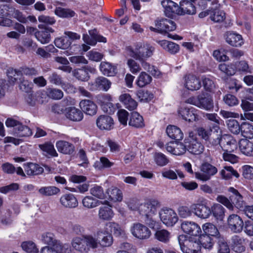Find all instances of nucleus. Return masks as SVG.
I'll list each match as a JSON object with an SVG mask.
<instances>
[{"mask_svg": "<svg viewBox=\"0 0 253 253\" xmlns=\"http://www.w3.org/2000/svg\"><path fill=\"white\" fill-rule=\"evenodd\" d=\"M217 252L218 253H229L230 249L227 241L223 237H219L217 239Z\"/></svg>", "mask_w": 253, "mask_h": 253, "instance_id": "13d9d810", "label": "nucleus"}, {"mask_svg": "<svg viewBox=\"0 0 253 253\" xmlns=\"http://www.w3.org/2000/svg\"><path fill=\"white\" fill-rule=\"evenodd\" d=\"M156 28L152 26L149 27L151 31L161 34H166L169 32L173 31L176 29V25L172 20L162 18L155 22Z\"/></svg>", "mask_w": 253, "mask_h": 253, "instance_id": "423d86ee", "label": "nucleus"}, {"mask_svg": "<svg viewBox=\"0 0 253 253\" xmlns=\"http://www.w3.org/2000/svg\"><path fill=\"white\" fill-rule=\"evenodd\" d=\"M96 70L93 66L87 65L82 68L75 69L73 71V75L78 80L86 82L89 79V73L94 74Z\"/></svg>", "mask_w": 253, "mask_h": 253, "instance_id": "ddd939ff", "label": "nucleus"}, {"mask_svg": "<svg viewBox=\"0 0 253 253\" xmlns=\"http://www.w3.org/2000/svg\"><path fill=\"white\" fill-rule=\"evenodd\" d=\"M72 245L73 248L81 253L87 252L88 251L87 246L84 238L75 237L72 241Z\"/></svg>", "mask_w": 253, "mask_h": 253, "instance_id": "49530a36", "label": "nucleus"}, {"mask_svg": "<svg viewBox=\"0 0 253 253\" xmlns=\"http://www.w3.org/2000/svg\"><path fill=\"white\" fill-rule=\"evenodd\" d=\"M181 227L184 232L192 236H199L202 232L200 226L194 222L184 221Z\"/></svg>", "mask_w": 253, "mask_h": 253, "instance_id": "412c9836", "label": "nucleus"}, {"mask_svg": "<svg viewBox=\"0 0 253 253\" xmlns=\"http://www.w3.org/2000/svg\"><path fill=\"white\" fill-rule=\"evenodd\" d=\"M179 10L181 15L185 14L193 15L196 12L194 4L187 0H183L180 2Z\"/></svg>", "mask_w": 253, "mask_h": 253, "instance_id": "c9c22d12", "label": "nucleus"}, {"mask_svg": "<svg viewBox=\"0 0 253 253\" xmlns=\"http://www.w3.org/2000/svg\"><path fill=\"white\" fill-rule=\"evenodd\" d=\"M132 234L139 239H148L151 235V231L146 226L139 223H134L131 228Z\"/></svg>", "mask_w": 253, "mask_h": 253, "instance_id": "4468645a", "label": "nucleus"}, {"mask_svg": "<svg viewBox=\"0 0 253 253\" xmlns=\"http://www.w3.org/2000/svg\"><path fill=\"white\" fill-rule=\"evenodd\" d=\"M212 97L207 93H203L198 95V107L207 111H211L213 108Z\"/></svg>", "mask_w": 253, "mask_h": 253, "instance_id": "4be33fe9", "label": "nucleus"}, {"mask_svg": "<svg viewBox=\"0 0 253 253\" xmlns=\"http://www.w3.org/2000/svg\"><path fill=\"white\" fill-rule=\"evenodd\" d=\"M241 152L246 156H253V143L246 139H241L239 143Z\"/></svg>", "mask_w": 253, "mask_h": 253, "instance_id": "e433bc0d", "label": "nucleus"}, {"mask_svg": "<svg viewBox=\"0 0 253 253\" xmlns=\"http://www.w3.org/2000/svg\"><path fill=\"white\" fill-rule=\"evenodd\" d=\"M226 42L232 46L239 47L244 44L242 36L233 31L226 32L224 35Z\"/></svg>", "mask_w": 253, "mask_h": 253, "instance_id": "dca6fc26", "label": "nucleus"}, {"mask_svg": "<svg viewBox=\"0 0 253 253\" xmlns=\"http://www.w3.org/2000/svg\"><path fill=\"white\" fill-rule=\"evenodd\" d=\"M199 235L198 241L201 246L206 249H212L214 243V238L204 233L200 234Z\"/></svg>", "mask_w": 253, "mask_h": 253, "instance_id": "c03bdc74", "label": "nucleus"}, {"mask_svg": "<svg viewBox=\"0 0 253 253\" xmlns=\"http://www.w3.org/2000/svg\"><path fill=\"white\" fill-rule=\"evenodd\" d=\"M152 77L145 72H142L138 77L136 84L140 87H143L149 84L152 81Z\"/></svg>", "mask_w": 253, "mask_h": 253, "instance_id": "4d7b16f0", "label": "nucleus"}, {"mask_svg": "<svg viewBox=\"0 0 253 253\" xmlns=\"http://www.w3.org/2000/svg\"><path fill=\"white\" fill-rule=\"evenodd\" d=\"M161 4L164 9V12L166 16L170 17L174 14L181 15L180 12L179 5L171 0H163Z\"/></svg>", "mask_w": 253, "mask_h": 253, "instance_id": "2eb2a0df", "label": "nucleus"}, {"mask_svg": "<svg viewBox=\"0 0 253 253\" xmlns=\"http://www.w3.org/2000/svg\"><path fill=\"white\" fill-rule=\"evenodd\" d=\"M102 204V202L91 196H86L82 200L83 206L87 209H93Z\"/></svg>", "mask_w": 253, "mask_h": 253, "instance_id": "09e8293b", "label": "nucleus"}, {"mask_svg": "<svg viewBox=\"0 0 253 253\" xmlns=\"http://www.w3.org/2000/svg\"><path fill=\"white\" fill-rule=\"evenodd\" d=\"M60 203L64 208L74 209L78 206V201L76 196L72 193H66L60 198Z\"/></svg>", "mask_w": 253, "mask_h": 253, "instance_id": "a211bd4d", "label": "nucleus"}, {"mask_svg": "<svg viewBox=\"0 0 253 253\" xmlns=\"http://www.w3.org/2000/svg\"><path fill=\"white\" fill-rule=\"evenodd\" d=\"M38 27L40 30L35 33L36 39L42 44L48 43L51 40L50 33L54 32V30L43 24H39Z\"/></svg>", "mask_w": 253, "mask_h": 253, "instance_id": "9d476101", "label": "nucleus"}, {"mask_svg": "<svg viewBox=\"0 0 253 253\" xmlns=\"http://www.w3.org/2000/svg\"><path fill=\"white\" fill-rule=\"evenodd\" d=\"M227 224L231 232L240 233L243 229L244 223L239 215L237 214H231L227 218Z\"/></svg>", "mask_w": 253, "mask_h": 253, "instance_id": "1a4fd4ad", "label": "nucleus"}, {"mask_svg": "<svg viewBox=\"0 0 253 253\" xmlns=\"http://www.w3.org/2000/svg\"><path fill=\"white\" fill-rule=\"evenodd\" d=\"M220 173L222 177L225 179H229L233 176L238 178L240 176L238 172L234 170L231 166L224 167V169H222Z\"/></svg>", "mask_w": 253, "mask_h": 253, "instance_id": "864d4df0", "label": "nucleus"}, {"mask_svg": "<svg viewBox=\"0 0 253 253\" xmlns=\"http://www.w3.org/2000/svg\"><path fill=\"white\" fill-rule=\"evenodd\" d=\"M228 191L232 194L229 197L232 205L234 207H235L240 211H242V209L245 206V203L243 201V196L239 193L237 189L233 187H230L228 189Z\"/></svg>", "mask_w": 253, "mask_h": 253, "instance_id": "6ab92c4d", "label": "nucleus"}, {"mask_svg": "<svg viewBox=\"0 0 253 253\" xmlns=\"http://www.w3.org/2000/svg\"><path fill=\"white\" fill-rule=\"evenodd\" d=\"M155 236L156 239L164 243L168 242L170 239V233L165 229L157 230Z\"/></svg>", "mask_w": 253, "mask_h": 253, "instance_id": "e2e57ef3", "label": "nucleus"}, {"mask_svg": "<svg viewBox=\"0 0 253 253\" xmlns=\"http://www.w3.org/2000/svg\"><path fill=\"white\" fill-rule=\"evenodd\" d=\"M54 13L57 16L65 19H70L77 16L76 12L72 9L68 8L57 7L54 10Z\"/></svg>", "mask_w": 253, "mask_h": 253, "instance_id": "79ce46f5", "label": "nucleus"}, {"mask_svg": "<svg viewBox=\"0 0 253 253\" xmlns=\"http://www.w3.org/2000/svg\"><path fill=\"white\" fill-rule=\"evenodd\" d=\"M65 115L67 119L74 122L81 121L84 117L83 112L75 107L66 108Z\"/></svg>", "mask_w": 253, "mask_h": 253, "instance_id": "2f4dec72", "label": "nucleus"}, {"mask_svg": "<svg viewBox=\"0 0 253 253\" xmlns=\"http://www.w3.org/2000/svg\"><path fill=\"white\" fill-rule=\"evenodd\" d=\"M240 132L246 138H253V126L247 122H243L241 125Z\"/></svg>", "mask_w": 253, "mask_h": 253, "instance_id": "603ef678", "label": "nucleus"}, {"mask_svg": "<svg viewBox=\"0 0 253 253\" xmlns=\"http://www.w3.org/2000/svg\"><path fill=\"white\" fill-rule=\"evenodd\" d=\"M48 80L51 84L61 86L65 91H67L68 89L73 87V86L70 84L64 82L61 75L55 72H51L48 77Z\"/></svg>", "mask_w": 253, "mask_h": 253, "instance_id": "a878e982", "label": "nucleus"}, {"mask_svg": "<svg viewBox=\"0 0 253 253\" xmlns=\"http://www.w3.org/2000/svg\"><path fill=\"white\" fill-rule=\"evenodd\" d=\"M60 191L59 188L54 186H43L38 190V192L43 196H51L57 194Z\"/></svg>", "mask_w": 253, "mask_h": 253, "instance_id": "8fccbe9b", "label": "nucleus"}, {"mask_svg": "<svg viewBox=\"0 0 253 253\" xmlns=\"http://www.w3.org/2000/svg\"><path fill=\"white\" fill-rule=\"evenodd\" d=\"M195 214L198 217L206 219L211 214V208L205 203H198L192 205Z\"/></svg>", "mask_w": 253, "mask_h": 253, "instance_id": "aec40b11", "label": "nucleus"}, {"mask_svg": "<svg viewBox=\"0 0 253 253\" xmlns=\"http://www.w3.org/2000/svg\"><path fill=\"white\" fill-rule=\"evenodd\" d=\"M204 234L210 236L215 239L220 237V233L216 226L211 223L207 222L204 224L202 226Z\"/></svg>", "mask_w": 253, "mask_h": 253, "instance_id": "a19ab883", "label": "nucleus"}, {"mask_svg": "<svg viewBox=\"0 0 253 253\" xmlns=\"http://www.w3.org/2000/svg\"><path fill=\"white\" fill-rule=\"evenodd\" d=\"M166 132L169 138L176 141L182 140L183 133L180 128L173 125H169L166 129Z\"/></svg>", "mask_w": 253, "mask_h": 253, "instance_id": "72a5a7b5", "label": "nucleus"}, {"mask_svg": "<svg viewBox=\"0 0 253 253\" xmlns=\"http://www.w3.org/2000/svg\"><path fill=\"white\" fill-rule=\"evenodd\" d=\"M42 240L45 244L49 247H53L60 250L62 247V245L59 241L56 240L55 235L51 232H46L42 234Z\"/></svg>", "mask_w": 253, "mask_h": 253, "instance_id": "393cba45", "label": "nucleus"}, {"mask_svg": "<svg viewBox=\"0 0 253 253\" xmlns=\"http://www.w3.org/2000/svg\"><path fill=\"white\" fill-rule=\"evenodd\" d=\"M97 238L100 245L103 247L111 246L113 243L112 235L105 231H98L97 232Z\"/></svg>", "mask_w": 253, "mask_h": 253, "instance_id": "c756f323", "label": "nucleus"}, {"mask_svg": "<svg viewBox=\"0 0 253 253\" xmlns=\"http://www.w3.org/2000/svg\"><path fill=\"white\" fill-rule=\"evenodd\" d=\"M185 78V87L188 90L194 91L199 89L201 87L200 79L192 75H186Z\"/></svg>", "mask_w": 253, "mask_h": 253, "instance_id": "7c9ffc66", "label": "nucleus"}, {"mask_svg": "<svg viewBox=\"0 0 253 253\" xmlns=\"http://www.w3.org/2000/svg\"><path fill=\"white\" fill-rule=\"evenodd\" d=\"M158 43L164 49L171 54H175L179 50V45L173 42L167 40L159 41Z\"/></svg>", "mask_w": 253, "mask_h": 253, "instance_id": "37998d69", "label": "nucleus"}, {"mask_svg": "<svg viewBox=\"0 0 253 253\" xmlns=\"http://www.w3.org/2000/svg\"><path fill=\"white\" fill-rule=\"evenodd\" d=\"M112 83L108 79L102 77H97L94 83L96 88L104 91H108L111 87Z\"/></svg>", "mask_w": 253, "mask_h": 253, "instance_id": "ea45409f", "label": "nucleus"}, {"mask_svg": "<svg viewBox=\"0 0 253 253\" xmlns=\"http://www.w3.org/2000/svg\"><path fill=\"white\" fill-rule=\"evenodd\" d=\"M224 142L221 148L223 151L227 152H233L237 148V144L235 139L231 138H223Z\"/></svg>", "mask_w": 253, "mask_h": 253, "instance_id": "de8ad7c7", "label": "nucleus"}, {"mask_svg": "<svg viewBox=\"0 0 253 253\" xmlns=\"http://www.w3.org/2000/svg\"><path fill=\"white\" fill-rule=\"evenodd\" d=\"M225 209L220 204H214L211 209V214L217 220H222L225 215Z\"/></svg>", "mask_w": 253, "mask_h": 253, "instance_id": "3c124183", "label": "nucleus"}, {"mask_svg": "<svg viewBox=\"0 0 253 253\" xmlns=\"http://www.w3.org/2000/svg\"><path fill=\"white\" fill-rule=\"evenodd\" d=\"M186 144L187 150L194 155H199L202 153L204 150V145L199 141L193 132H190L189 136L184 139Z\"/></svg>", "mask_w": 253, "mask_h": 253, "instance_id": "0eeeda50", "label": "nucleus"}, {"mask_svg": "<svg viewBox=\"0 0 253 253\" xmlns=\"http://www.w3.org/2000/svg\"><path fill=\"white\" fill-rule=\"evenodd\" d=\"M80 106L82 111L87 115L93 116L96 114L97 107L91 100H83L80 103Z\"/></svg>", "mask_w": 253, "mask_h": 253, "instance_id": "c85d7f7f", "label": "nucleus"}, {"mask_svg": "<svg viewBox=\"0 0 253 253\" xmlns=\"http://www.w3.org/2000/svg\"><path fill=\"white\" fill-rule=\"evenodd\" d=\"M106 232L112 234L115 237H122L125 235V231L120 224L115 222H109L105 224Z\"/></svg>", "mask_w": 253, "mask_h": 253, "instance_id": "cd10ccee", "label": "nucleus"}, {"mask_svg": "<svg viewBox=\"0 0 253 253\" xmlns=\"http://www.w3.org/2000/svg\"><path fill=\"white\" fill-rule=\"evenodd\" d=\"M103 204L105 205L99 208L98 214V218L103 221L111 220L114 215L112 206L108 201H105Z\"/></svg>", "mask_w": 253, "mask_h": 253, "instance_id": "f3484780", "label": "nucleus"}, {"mask_svg": "<svg viewBox=\"0 0 253 253\" xmlns=\"http://www.w3.org/2000/svg\"><path fill=\"white\" fill-rule=\"evenodd\" d=\"M178 213L181 218H187L191 216L194 212L192 205L190 207L187 206H180L177 210Z\"/></svg>", "mask_w": 253, "mask_h": 253, "instance_id": "052dcab7", "label": "nucleus"}, {"mask_svg": "<svg viewBox=\"0 0 253 253\" xmlns=\"http://www.w3.org/2000/svg\"><path fill=\"white\" fill-rule=\"evenodd\" d=\"M119 99L124 104L125 107L129 110H133L137 106V102L132 98L129 94L125 93L121 95Z\"/></svg>", "mask_w": 253, "mask_h": 253, "instance_id": "58836bf2", "label": "nucleus"}, {"mask_svg": "<svg viewBox=\"0 0 253 253\" xmlns=\"http://www.w3.org/2000/svg\"><path fill=\"white\" fill-rule=\"evenodd\" d=\"M161 206L160 202L155 199H150L146 202L141 204L139 207L140 214L144 216V220L151 228H154L156 221L153 216L157 213V210Z\"/></svg>", "mask_w": 253, "mask_h": 253, "instance_id": "f03ea898", "label": "nucleus"}, {"mask_svg": "<svg viewBox=\"0 0 253 253\" xmlns=\"http://www.w3.org/2000/svg\"><path fill=\"white\" fill-rule=\"evenodd\" d=\"M178 116L183 120L189 122H192L198 120L197 110L193 107H180L177 111Z\"/></svg>", "mask_w": 253, "mask_h": 253, "instance_id": "9b49d317", "label": "nucleus"}, {"mask_svg": "<svg viewBox=\"0 0 253 253\" xmlns=\"http://www.w3.org/2000/svg\"><path fill=\"white\" fill-rule=\"evenodd\" d=\"M96 125L101 130H109L113 128L114 121L110 116L101 115L96 120Z\"/></svg>", "mask_w": 253, "mask_h": 253, "instance_id": "5701e85b", "label": "nucleus"}, {"mask_svg": "<svg viewBox=\"0 0 253 253\" xmlns=\"http://www.w3.org/2000/svg\"><path fill=\"white\" fill-rule=\"evenodd\" d=\"M107 193L108 195V199L110 201L116 202L121 201L123 199L122 191L117 188L108 189Z\"/></svg>", "mask_w": 253, "mask_h": 253, "instance_id": "6e6d98bb", "label": "nucleus"}, {"mask_svg": "<svg viewBox=\"0 0 253 253\" xmlns=\"http://www.w3.org/2000/svg\"><path fill=\"white\" fill-rule=\"evenodd\" d=\"M200 172H194L195 178L200 181L206 182L217 172V168L208 162L203 163L200 167Z\"/></svg>", "mask_w": 253, "mask_h": 253, "instance_id": "39448f33", "label": "nucleus"}, {"mask_svg": "<svg viewBox=\"0 0 253 253\" xmlns=\"http://www.w3.org/2000/svg\"><path fill=\"white\" fill-rule=\"evenodd\" d=\"M39 147L42 151L46 153V156L56 157L58 155L53 145L51 143H45L43 144L40 145Z\"/></svg>", "mask_w": 253, "mask_h": 253, "instance_id": "680f3d73", "label": "nucleus"}, {"mask_svg": "<svg viewBox=\"0 0 253 253\" xmlns=\"http://www.w3.org/2000/svg\"><path fill=\"white\" fill-rule=\"evenodd\" d=\"M210 19L214 22H222L225 19V13L218 8H211L210 10Z\"/></svg>", "mask_w": 253, "mask_h": 253, "instance_id": "a18cd8bd", "label": "nucleus"}, {"mask_svg": "<svg viewBox=\"0 0 253 253\" xmlns=\"http://www.w3.org/2000/svg\"><path fill=\"white\" fill-rule=\"evenodd\" d=\"M25 171L28 175H35L42 174L43 169L38 164L33 163H28L23 165Z\"/></svg>", "mask_w": 253, "mask_h": 253, "instance_id": "4c0bfd02", "label": "nucleus"}, {"mask_svg": "<svg viewBox=\"0 0 253 253\" xmlns=\"http://www.w3.org/2000/svg\"><path fill=\"white\" fill-rule=\"evenodd\" d=\"M178 240L181 250L183 253H200L201 246L199 241L188 239L184 235H179Z\"/></svg>", "mask_w": 253, "mask_h": 253, "instance_id": "20e7f679", "label": "nucleus"}, {"mask_svg": "<svg viewBox=\"0 0 253 253\" xmlns=\"http://www.w3.org/2000/svg\"><path fill=\"white\" fill-rule=\"evenodd\" d=\"M219 69L227 76H232L236 73V67L234 64L227 65L225 63L219 64Z\"/></svg>", "mask_w": 253, "mask_h": 253, "instance_id": "69168bd1", "label": "nucleus"}, {"mask_svg": "<svg viewBox=\"0 0 253 253\" xmlns=\"http://www.w3.org/2000/svg\"><path fill=\"white\" fill-rule=\"evenodd\" d=\"M5 125L8 127H13V133L15 136L29 137L32 135V131L30 127L14 119L8 118L6 120Z\"/></svg>", "mask_w": 253, "mask_h": 253, "instance_id": "7ed1b4c3", "label": "nucleus"}, {"mask_svg": "<svg viewBox=\"0 0 253 253\" xmlns=\"http://www.w3.org/2000/svg\"><path fill=\"white\" fill-rule=\"evenodd\" d=\"M91 194L99 199L107 198V195L104 193L103 188L98 185H95L90 189Z\"/></svg>", "mask_w": 253, "mask_h": 253, "instance_id": "338daca9", "label": "nucleus"}, {"mask_svg": "<svg viewBox=\"0 0 253 253\" xmlns=\"http://www.w3.org/2000/svg\"><path fill=\"white\" fill-rule=\"evenodd\" d=\"M125 50L128 56L139 61L142 65L153 55L155 47L147 42H137L134 44V48L130 45L126 46Z\"/></svg>", "mask_w": 253, "mask_h": 253, "instance_id": "f257e3e1", "label": "nucleus"}, {"mask_svg": "<svg viewBox=\"0 0 253 253\" xmlns=\"http://www.w3.org/2000/svg\"><path fill=\"white\" fill-rule=\"evenodd\" d=\"M229 130L233 134H238L240 132L241 125L235 119H229L226 122Z\"/></svg>", "mask_w": 253, "mask_h": 253, "instance_id": "bf43d9fd", "label": "nucleus"}, {"mask_svg": "<svg viewBox=\"0 0 253 253\" xmlns=\"http://www.w3.org/2000/svg\"><path fill=\"white\" fill-rule=\"evenodd\" d=\"M46 93L49 98L54 100H59L63 96V91L55 88H47Z\"/></svg>", "mask_w": 253, "mask_h": 253, "instance_id": "0e129e2a", "label": "nucleus"}, {"mask_svg": "<svg viewBox=\"0 0 253 253\" xmlns=\"http://www.w3.org/2000/svg\"><path fill=\"white\" fill-rule=\"evenodd\" d=\"M56 146L59 152L64 154L70 155L75 151V147L73 144L64 140L57 141Z\"/></svg>", "mask_w": 253, "mask_h": 253, "instance_id": "f704fd0d", "label": "nucleus"}, {"mask_svg": "<svg viewBox=\"0 0 253 253\" xmlns=\"http://www.w3.org/2000/svg\"><path fill=\"white\" fill-rule=\"evenodd\" d=\"M55 46L63 49H68L71 44V40L66 36L60 38H56L54 40Z\"/></svg>", "mask_w": 253, "mask_h": 253, "instance_id": "5fc2aeb1", "label": "nucleus"}, {"mask_svg": "<svg viewBox=\"0 0 253 253\" xmlns=\"http://www.w3.org/2000/svg\"><path fill=\"white\" fill-rule=\"evenodd\" d=\"M22 248L28 253H38L39 250L35 244L32 241L23 242L21 244Z\"/></svg>", "mask_w": 253, "mask_h": 253, "instance_id": "774afa93", "label": "nucleus"}, {"mask_svg": "<svg viewBox=\"0 0 253 253\" xmlns=\"http://www.w3.org/2000/svg\"><path fill=\"white\" fill-rule=\"evenodd\" d=\"M99 69L103 75L107 77H114L118 73L117 66L108 62H101Z\"/></svg>", "mask_w": 253, "mask_h": 253, "instance_id": "b1692460", "label": "nucleus"}, {"mask_svg": "<svg viewBox=\"0 0 253 253\" xmlns=\"http://www.w3.org/2000/svg\"><path fill=\"white\" fill-rule=\"evenodd\" d=\"M159 216L163 223L167 226H173L178 219L174 211L169 208L162 209L159 212Z\"/></svg>", "mask_w": 253, "mask_h": 253, "instance_id": "6e6552de", "label": "nucleus"}, {"mask_svg": "<svg viewBox=\"0 0 253 253\" xmlns=\"http://www.w3.org/2000/svg\"><path fill=\"white\" fill-rule=\"evenodd\" d=\"M128 125L137 128H142L145 126L143 117L137 112L130 113Z\"/></svg>", "mask_w": 253, "mask_h": 253, "instance_id": "473e14b6", "label": "nucleus"}, {"mask_svg": "<svg viewBox=\"0 0 253 253\" xmlns=\"http://www.w3.org/2000/svg\"><path fill=\"white\" fill-rule=\"evenodd\" d=\"M244 239L239 235H234L231 239V248L232 250L237 253L244 252L246 247Z\"/></svg>", "mask_w": 253, "mask_h": 253, "instance_id": "bb28decb", "label": "nucleus"}, {"mask_svg": "<svg viewBox=\"0 0 253 253\" xmlns=\"http://www.w3.org/2000/svg\"><path fill=\"white\" fill-rule=\"evenodd\" d=\"M89 35L87 34H84L83 39L84 42L87 44L92 46L95 45L97 42H106V38L99 35L97 30L96 29L89 30Z\"/></svg>", "mask_w": 253, "mask_h": 253, "instance_id": "f8f14e48", "label": "nucleus"}]
</instances>
